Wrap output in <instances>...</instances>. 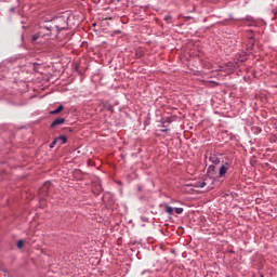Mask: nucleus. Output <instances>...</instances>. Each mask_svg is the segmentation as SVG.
I'll use <instances>...</instances> for the list:
<instances>
[{
    "label": "nucleus",
    "instance_id": "f257e3e1",
    "mask_svg": "<svg viewBox=\"0 0 277 277\" xmlns=\"http://www.w3.org/2000/svg\"><path fill=\"white\" fill-rule=\"evenodd\" d=\"M49 189H51V182H45L43 186L39 189V196L44 198V196H49Z\"/></svg>",
    "mask_w": 277,
    "mask_h": 277
},
{
    "label": "nucleus",
    "instance_id": "f03ea898",
    "mask_svg": "<svg viewBox=\"0 0 277 277\" xmlns=\"http://www.w3.org/2000/svg\"><path fill=\"white\" fill-rule=\"evenodd\" d=\"M66 122V119L64 118H56L52 123H51V128L55 129V127H60L62 124H64Z\"/></svg>",
    "mask_w": 277,
    "mask_h": 277
},
{
    "label": "nucleus",
    "instance_id": "7ed1b4c3",
    "mask_svg": "<svg viewBox=\"0 0 277 277\" xmlns=\"http://www.w3.org/2000/svg\"><path fill=\"white\" fill-rule=\"evenodd\" d=\"M55 142H57L58 146H62V144H66V142H68V137H66V135H61L55 138Z\"/></svg>",
    "mask_w": 277,
    "mask_h": 277
},
{
    "label": "nucleus",
    "instance_id": "20e7f679",
    "mask_svg": "<svg viewBox=\"0 0 277 277\" xmlns=\"http://www.w3.org/2000/svg\"><path fill=\"white\" fill-rule=\"evenodd\" d=\"M226 172H228V168H226V166L222 164L219 171L220 176H224V174H226Z\"/></svg>",
    "mask_w": 277,
    "mask_h": 277
},
{
    "label": "nucleus",
    "instance_id": "39448f33",
    "mask_svg": "<svg viewBox=\"0 0 277 277\" xmlns=\"http://www.w3.org/2000/svg\"><path fill=\"white\" fill-rule=\"evenodd\" d=\"M164 211H166V213H168V215H172V213H174V208H172L168 205H164Z\"/></svg>",
    "mask_w": 277,
    "mask_h": 277
},
{
    "label": "nucleus",
    "instance_id": "423d86ee",
    "mask_svg": "<svg viewBox=\"0 0 277 277\" xmlns=\"http://www.w3.org/2000/svg\"><path fill=\"white\" fill-rule=\"evenodd\" d=\"M61 111H64L63 105H60L56 109L52 110L50 114L57 115V114H61Z\"/></svg>",
    "mask_w": 277,
    "mask_h": 277
},
{
    "label": "nucleus",
    "instance_id": "0eeeda50",
    "mask_svg": "<svg viewBox=\"0 0 277 277\" xmlns=\"http://www.w3.org/2000/svg\"><path fill=\"white\" fill-rule=\"evenodd\" d=\"M47 29H48V31H60V26H54V27H50Z\"/></svg>",
    "mask_w": 277,
    "mask_h": 277
},
{
    "label": "nucleus",
    "instance_id": "6e6552de",
    "mask_svg": "<svg viewBox=\"0 0 277 277\" xmlns=\"http://www.w3.org/2000/svg\"><path fill=\"white\" fill-rule=\"evenodd\" d=\"M40 36H42V34H37V35H34L32 37H31V40H32V42H36V40H38V38H40Z\"/></svg>",
    "mask_w": 277,
    "mask_h": 277
},
{
    "label": "nucleus",
    "instance_id": "1a4fd4ad",
    "mask_svg": "<svg viewBox=\"0 0 277 277\" xmlns=\"http://www.w3.org/2000/svg\"><path fill=\"white\" fill-rule=\"evenodd\" d=\"M23 246H25V240H19L17 242V248L21 250V249H23Z\"/></svg>",
    "mask_w": 277,
    "mask_h": 277
},
{
    "label": "nucleus",
    "instance_id": "9d476101",
    "mask_svg": "<svg viewBox=\"0 0 277 277\" xmlns=\"http://www.w3.org/2000/svg\"><path fill=\"white\" fill-rule=\"evenodd\" d=\"M207 186V182H197V187H206Z\"/></svg>",
    "mask_w": 277,
    "mask_h": 277
},
{
    "label": "nucleus",
    "instance_id": "9b49d317",
    "mask_svg": "<svg viewBox=\"0 0 277 277\" xmlns=\"http://www.w3.org/2000/svg\"><path fill=\"white\" fill-rule=\"evenodd\" d=\"M175 213H177V215H181V213H183V208H175Z\"/></svg>",
    "mask_w": 277,
    "mask_h": 277
},
{
    "label": "nucleus",
    "instance_id": "f8f14e48",
    "mask_svg": "<svg viewBox=\"0 0 277 277\" xmlns=\"http://www.w3.org/2000/svg\"><path fill=\"white\" fill-rule=\"evenodd\" d=\"M164 21H167V23H170V21H172V16L167 15V16L164 17Z\"/></svg>",
    "mask_w": 277,
    "mask_h": 277
},
{
    "label": "nucleus",
    "instance_id": "ddd939ff",
    "mask_svg": "<svg viewBox=\"0 0 277 277\" xmlns=\"http://www.w3.org/2000/svg\"><path fill=\"white\" fill-rule=\"evenodd\" d=\"M55 144H57V142H55V140L50 144V148H55Z\"/></svg>",
    "mask_w": 277,
    "mask_h": 277
}]
</instances>
